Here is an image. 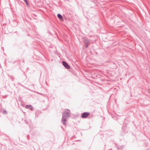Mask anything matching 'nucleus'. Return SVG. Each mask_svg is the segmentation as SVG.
Instances as JSON below:
<instances>
[{
	"label": "nucleus",
	"mask_w": 150,
	"mask_h": 150,
	"mask_svg": "<svg viewBox=\"0 0 150 150\" xmlns=\"http://www.w3.org/2000/svg\"><path fill=\"white\" fill-rule=\"evenodd\" d=\"M89 115L90 113L89 112H84L82 114L81 117L83 118H86Z\"/></svg>",
	"instance_id": "f257e3e1"
},
{
	"label": "nucleus",
	"mask_w": 150,
	"mask_h": 150,
	"mask_svg": "<svg viewBox=\"0 0 150 150\" xmlns=\"http://www.w3.org/2000/svg\"><path fill=\"white\" fill-rule=\"evenodd\" d=\"M70 113V111L67 109L63 113V116H69Z\"/></svg>",
	"instance_id": "f03ea898"
},
{
	"label": "nucleus",
	"mask_w": 150,
	"mask_h": 150,
	"mask_svg": "<svg viewBox=\"0 0 150 150\" xmlns=\"http://www.w3.org/2000/svg\"><path fill=\"white\" fill-rule=\"evenodd\" d=\"M63 64L64 67L67 69H70V66L67 64L65 62H62Z\"/></svg>",
	"instance_id": "7ed1b4c3"
},
{
	"label": "nucleus",
	"mask_w": 150,
	"mask_h": 150,
	"mask_svg": "<svg viewBox=\"0 0 150 150\" xmlns=\"http://www.w3.org/2000/svg\"><path fill=\"white\" fill-rule=\"evenodd\" d=\"M57 17L59 18L60 21H63V18L62 16L60 14H58L57 15Z\"/></svg>",
	"instance_id": "20e7f679"
},
{
	"label": "nucleus",
	"mask_w": 150,
	"mask_h": 150,
	"mask_svg": "<svg viewBox=\"0 0 150 150\" xmlns=\"http://www.w3.org/2000/svg\"><path fill=\"white\" fill-rule=\"evenodd\" d=\"M25 108L27 109H31L32 110L33 109V107L31 105H27L25 106Z\"/></svg>",
	"instance_id": "39448f33"
},
{
	"label": "nucleus",
	"mask_w": 150,
	"mask_h": 150,
	"mask_svg": "<svg viewBox=\"0 0 150 150\" xmlns=\"http://www.w3.org/2000/svg\"><path fill=\"white\" fill-rule=\"evenodd\" d=\"M65 116H63L62 117V122L64 124L65 122L66 121V120L65 119V118H64V117Z\"/></svg>",
	"instance_id": "423d86ee"
},
{
	"label": "nucleus",
	"mask_w": 150,
	"mask_h": 150,
	"mask_svg": "<svg viewBox=\"0 0 150 150\" xmlns=\"http://www.w3.org/2000/svg\"><path fill=\"white\" fill-rule=\"evenodd\" d=\"M23 0L25 1V3L26 5L28 6V3L27 1V0Z\"/></svg>",
	"instance_id": "0eeeda50"
},
{
	"label": "nucleus",
	"mask_w": 150,
	"mask_h": 150,
	"mask_svg": "<svg viewBox=\"0 0 150 150\" xmlns=\"http://www.w3.org/2000/svg\"><path fill=\"white\" fill-rule=\"evenodd\" d=\"M3 113H4L5 114V113H6V110H4V111H3Z\"/></svg>",
	"instance_id": "6e6552de"
}]
</instances>
